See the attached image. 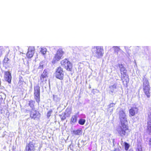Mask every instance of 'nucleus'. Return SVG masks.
<instances>
[{
  "label": "nucleus",
  "mask_w": 151,
  "mask_h": 151,
  "mask_svg": "<svg viewBox=\"0 0 151 151\" xmlns=\"http://www.w3.org/2000/svg\"><path fill=\"white\" fill-rule=\"evenodd\" d=\"M143 91L147 98H150L151 96L150 86L148 80L146 78L142 79Z\"/></svg>",
  "instance_id": "1"
},
{
  "label": "nucleus",
  "mask_w": 151,
  "mask_h": 151,
  "mask_svg": "<svg viewBox=\"0 0 151 151\" xmlns=\"http://www.w3.org/2000/svg\"><path fill=\"white\" fill-rule=\"evenodd\" d=\"M61 65L67 71L71 72L73 70L72 63L67 58H65L60 62Z\"/></svg>",
  "instance_id": "2"
},
{
  "label": "nucleus",
  "mask_w": 151,
  "mask_h": 151,
  "mask_svg": "<svg viewBox=\"0 0 151 151\" xmlns=\"http://www.w3.org/2000/svg\"><path fill=\"white\" fill-rule=\"evenodd\" d=\"M40 88L39 86L37 85L34 87V96L36 102L39 104L40 101Z\"/></svg>",
  "instance_id": "3"
},
{
  "label": "nucleus",
  "mask_w": 151,
  "mask_h": 151,
  "mask_svg": "<svg viewBox=\"0 0 151 151\" xmlns=\"http://www.w3.org/2000/svg\"><path fill=\"white\" fill-rule=\"evenodd\" d=\"M48 73L47 70L45 69L43 73L40 75V79L39 80L41 85L43 86L46 83L48 77Z\"/></svg>",
  "instance_id": "4"
},
{
  "label": "nucleus",
  "mask_w": 151,
  "mask_h": 151,
  "mask_svg": "<svg viewBox=\"0 0 151 151\" xmlns=\"http://www.w3.org/2000/svg\"><path fill=\"white\" fill-rule=\"evenodd\" d=\"M55 75V77L60 80L63 79L64 76L63 68L60 66L58 67L56 69Z\"/></svg>",
  "instance_id": "5"
},
{
  "label": "nucleus",
  "mask_w": 151,
  "mask_h": 151,
  "mask_svg": "<svg viewBox=\"0 0 151 151\" xmlns=\"http://www.w3.org/2000/svg\"><path fill=\"white\" fill-rule=\"evenodd\" d=\"M64 54V52L62 49H59L57 50L56 53L55 54L52 61V63L54 64L59 61L61 59L63 55Z\"/></svg>",
  "instance_id": "6"
},
{
  "label": "nucleus",
  "mask_w": 151,
  "mask_h": 151,
  "mask_svg": "<svg viewBox=\"0 0 151 151\" xmlns=\"http://www.w3.org/2000/svg\"><path fill=\"white\" fill-rule=\"evenodd\" d=\"M119 129L118 131V133L121 136L125 135L128 132H129L128 126L125 125V123L122 124Z\"/></svg>",
  "instance_id": "7"
},
{
  "label": "nucleus",
  "mask_w": 151,
  "mask_h": 151,
  "mask_svg": "<svg viewBox=\"0 0 151 151\" xmlns=\"http://www.w3.org/2000/svg\"><path fill=\"white\" fill-rule=\"evenodd\" d=\"M40 114L39 112L35 109H32L30 113V117L34 119H39Z\"/></svg>",
  "instance_id": "8"
},
{
  "label": "nucleus",
  "mask_w": 151,
  "mask_h": 151,
  "mask_svg": "<svg viewBox=\"0 0 151 151\" xmlns=\"http://www.w3.org/2000/svg\"><path fill=\"white\" fill-rule=\"evenodd\" d=\"M94 48H96V54L93 55L94 57L99 58L103 56L104 52L102 48L99 46L94 47Z\"/></svg>",
  "instance_id": "9"
},
{
  "label": "nucleus",
  "mask_w": 151,
  "mask_h": 151,
  "mask_svg": "<svg viewBox=\"0 0 151 151\" xmlns=\"http://www.w3.org/2000/svg\"><path fill=\"white\" fill-rule=\"evenodd\" d=\"M119 118L121 123H126L127 122L125 114L122 110L119 111Z\"/></svg>",
  "instance_id": "10"
},
{
  "label": "nucleus",
  "mask_w": 151,
  "mask_h": 151,
  "mask_svg": "<svg viewBox=\"0 0 151 151\" xmlns=\"http://www.w3.org/2000/svg\"><path fill=\"white\" fill-rule=\"evenodd\" d=\"M35 144L32 142H30L26 146V151H35Z\"/></svg>",
  "instance_id": "11"
},
{
  "label": "nucleus",
  "mask_w": 151,
  "mask_h": 151,
  "mask_svg": "<svg viewBox=\"0 0 151 151\" xmlns=\"http://www.w3.org/2000/svg\"><path fill=\"white\" fill-rule=\"evenodd\" d=\"M34 47H30L28 48V52L26 54L27 58H30L33 57L34 53Z\"/></svg>",
  "instance_id": "12"
},
{
  "label": "nucleus",
  "mask_w": 151,
  "mask_h": 151,
  "mask_svg": "<svg viewBox=\"0 0 151 151\" xmlns=\"http://www.w3.org/2000/svg\"><path fill=\"white\" fill-rule=\"evenodd\" d=\"M118 66L119 68L121 77L122 76L128 75L127 73V70L126 68L124 67L123 65L122 64H119L118 65Z\"/></svg>",
  "instance_id": "13"
},
{
  "label": "nucleus",
  "mask_w": 151,
  "mask_h": 151,
  "mask_svg": "<svg viewBox=\"0 0 151 151\" xmlns=\"http://www.w3.org/2000/svg\"><path fill=\"white\" fill-rule=\"evenodd\" d=\"M4 78L6 81L9 83L11 82L12 76L11 73L8 71H5L4 72Z\"/></svg>",
  "instance_id": "14"
},
{
  "label": "nucleus",
  "mask_w": 151,
  "mask_h": 151,
  "mask_svg": "<svg viewBox=\"0 0 151 151\" xmlns=\"http://www.w3.org/2000/svg\"><path fill=\"white\" fill-rule=\"evenodd\" d=\"M121 79L123 84L124 86H127L129 81V78L128 75L122 76Z\"/></svg>",
  "instance_id": "15"
},
{
  "label": "nucleus",
  "mask_w": 151,
  "mask_h": 151,
  "mask_svg": "<svg viewBox=\"0 0 151 151\" xmlns=\"http://www.w3.org/2000/svg\"><path fill=\"white\" fill-rule=\"evenodd\" d=\"M138 109L136 107H132L129 110V114L130 116H134L135 115V112H137Z\"/></svg>",
  "instance_id": "16"
},
{
  "label": "nucleus",
  "mask_w": 151,
  "mask_h": 151,
  "mask_svg": "<svg viewBox=\"0 0 151 151\" xmlns=\"http://www.w3.org/2000/svg\"><path fill=\"white\" fill-rule=\"evenodd\" d=\"M72 134L75 135H79L82 134V131L81 129L74 130L72 131Z\"/></svg>",
  "instance_id": "17"
},
{
  "label": "nucleus",
  "mask_w": 151,
  "mask_h": 151,
  "mask_svg": "<svg viewBox=\"0 0 151 151\" xmlns=\"http://www.w3.org/2000/svg\"><path fill=\"white\" fill-rule=\"evenodd\" d=\"M35 102L33 100H30L28 101V106H29L32 109H35Z\"/></svg>",
  "instance_id": "18"
},
{
  "label": "nucleus",
  "mask_w": 151,
  "mask_h": 151,
  "mask_svg": "<svg viewBox=\"0 0 151 151\" xmlns=\"http://www.w3.org/2000/svg\"><path fill=\"white\" fill-rule=\"evenodd\" d=\"M109 88L110 89V92L113 93L114 91V89H115L117 88L116 85V84H114L113 85L109 86Z\"/></svg>",
  "instance_id": "19"
},
{
  "label": "nucleus",
  "mask_w": 151,
  "mask_h": 151,
  "mask_svg": "<svg viewBox=\"0 0 151 151\" xmlns=\"http://www.w3.org/2000/svg\"><path fill=\"white\" fill-rule=\"evenodd\" d=\"M77 116L76 115L72 116L71 119V122L72 123H76L77 120Z\"/></svg>",
  "instance_id": "20"
},
{
  "label": "nucleus",
  "mask_w": 151,
  "mask_h": 151,
  "mask_svg": "<svg viewBox=\"0 0 151 151\" xmlns=\"http://www.w3.org/2000/svg\"><path fill=\"white\" fill-rule=\"evenodd\" d=\"M124 149L126 151H127L129 149L130 145L127 142H124Z\"/></svg>",
  "instance_id": "21"
},
{
  "label": "nucleus",
  "mask_w": 151,
  "mask_h": 151,
  "mask_svg": "<svg viewBox=\"0 0 151 151\" xmlns=\"http://www.w3.org/2000/svg\"><path fill=\"white\" fill-rule=\"evenodd\" d=\"M40 51L43 55H44L46 53L47 49L45 48H41Z\"/></svg>",
  "instance_id": "22"
},
{
  "label": "nucleus",
  "mask_w": 151,
  "mask_h": 151,
  "mask_svg": "<svg viewBox=\"0 0 151 151\" xmlns=\"http://www.w3.org/2000/svg\"><path fill=\"white\" fill-rule=\"evenodd\" d=\"M52 112V110H50L47 112V118H49L51 115Z\"/></svg>",
  "instance_id": "23"
},
{
  "label": "nucleus",
  "mask_w": 151,
  "mask_h": 151,
  "mask_svg": "<svg viewBox=\"0 0 151 151\" xmlns=\"http://www.w3.org/2000/svg\"><path fill=\"white\" fill-rule=\"evenodd\" d=\"M9 61V59L8 58H5L3 61V64L4 65H6L7 63H8Z\"/></svg>",
  "instance_id": "24"
},
{
  "label": "nucleus",
  "mask_w": 151,
  "mask_h": 151,
  "mask_svg": "<svg viewBox=\"0 0 151 151\" xmlns=\"http://www.w3.org/2000/svg\"><path fill=\"white\" fill-rule=\"evenodd\" d=\"M115 52H116L117 53L120 50V48L119 47H118L117 46L115 47Z\"/></svg>",
  "instance_id": "25"
},
{
  "label": "nucleus",
  "mask_w": 151,
  "mask_h": 151,
  "mask_svg": "<svg viewBox=\"0 0 151 151\" xmlns=\"http://www.w3.org/2000/svg\"><path fill=\"white\" fill-rule=\"evenodd\" d=\"M148 120L149 123H151V113H150L148 115Z\"/></svg>",
  "instance_id": "26"
},
{
  "label": "nucleus",
  "mask_w": 151,
  "mask_h": 151,
  "mask_svg": "<svg viewBox=\"0 0 151 151\" xmlns=\"http://www.w3.org/2000/svg\"><path fill=\"white\" fill-rule=\"evenodd\" d=\"M86 122L85 119H79L78 123H85Z\"/></svg>",
  "instance_id": "27"
},
{
  "label": "nucleus",
  "mask_w": 151,
  "mask_h": 151,
  "mask_svg": "<svg viewBox=\"0 0 151 151\" xmlns=\"http://www.w3.org/2000/svg\"><path fill=\"white\" fill-rule=\"evenodd\" d=\"M136 151H143L142 147L141 146L140 147L137 148Z\"/></svg>",
  "instance_id": "28"
},
{
  "label": "nucleus",
  "mask_w": 151,
  "mask_h": 151,
  "mask_svg": "<svg viewBox=\"0 0 151 151\" xmlns=\"http://www.w3.org/2000/svg\"><path fill=\"white\" fill-rule=\"evenodd\" d=\"M112 151H120V150L119 148H115L114 150Z\"/></svg>",
  "instance_id": "29"
},
{
  "label": "nucleus",
  "mask_w": 151,
  "mask_h": 151,
  "mask_svg": "<svg viewBox=\"0 0 151 151\" xmlns=\"http://www.w3.org/2000/svg\"><path fill=\"white\" fill-rule=\"evenodd\" d=\"M149 144L150 145H151V139H150L149 140Z\"/></svg>",
  "instance_id": "30"
},
{
  "label": "nucleus",
  "mask_w": 151,
  "mask_h": 151,
  "mask_svg": "<svg viewBox=\"0 0 151 151\" xmlns=\"http://www.w3.org/2000/svg\"><path fill=\"white\" fill-rule=\"evenodd\" d=\"M115 104H114L113 103H111L110 104V106H111V105H112V106H113V105H114Z\"/></svg>",
  "instance_id": "31"
},
{
  "label": "nucleus",
  "mask_w": 151,
  "mask_h": 151,
  "mask_svg": "<svg viewBox=\"0 0 151 151\" xmlns=\"http://www.w3.org/2000/svg\"><path fill=\"white\" fill-rule=\"evenodd\" d=\"M39 67L40 68H43V65H41L39 66Z\"/></svg>",
  "instance_id": "32"
},
{
  "label": "nucleus",
  "mask_w": 151,
  "mask_h": 151,
  "mask_svg": "<svg viewBox=\"0 0 151 151\" xmlns=\"http://www.w3.org/2000/svg\"><path fill=\"white\" fill-rule=\"evenodd\" d=\"M65 119V116L63 118H62L61 119L62 120H64Z\"/></svg>",
  "instance_id": "33"
},
{
  "label": "nucleus",
  "mask_w": 151,
  "mask_h": 151,
  "mask_svg": "<svg viewBox=\"0 0 151 151\" xmlns=\"http://www.w3.org/2000/svg\"><path fill=\"white\" fill-rule=\"evenodd\" d=\"M81 125H83L84 123H79Z\"/></svg>",
  "instance_id": "34"
},
{
  "label": "nucleus",
  "mask_w": 151,
  "mask_h": 151,
  "mask_svg": "<svg viewBox=\"0 0 151 151\" xmlns=\"http://www.w3.org/2000/svg\"><path fill=\"white\" fill-rule=\"evenodd\" d=\"M27 111H29V110H27Z\"/></svg>",
  "instance_id": "35"
}]
</instances>
